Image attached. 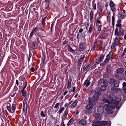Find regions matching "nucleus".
Returning <instances> with one entry per match:
<instances>
[{
	"mask_svg": "<svg viewBox=\"0 0 126 126\" xmlns=\"http://www.w3.org/2000/svg\"><path fill=\"white\" fill-rule=\"evenodd\" d=\"M16 105V103L15 102H13L12 107L10 103L7 104L6 108L10 113H12L15 112Z\"/></svg>",
	"mask_w": 126,
	"mask_h": 126,
	"instance_id": "f257e3e1",
	"label": "nucleus"
},
{
	"mask_svg": "<svg viewBox=\"0 0 126 126\" xmlns=\"http://www.w3.org/2000/svg\"><path fill=\"white\" fill-rule=\"evenodd\" d=\"M124 34V30L122 28L119 29L118 31V29L116 28L115 31L114 35H115L120 37L123 36Z\"/></svg>",
	"mask_w": 126,
	"mask_h": 126,
	"instance_id": "f03ea898",
	"label": "nucleus"
},
{
	"mask_svg": "<svg viewBox=\"0 0 126 126\" xmlns=\"http://www.w3.org/2000/svg\"><path fill=\"white\" fill-rule=\"evenodd\" d=\"M113 52L112 50H111L106 56V58L105 59L104 62L105 63H107L111 59L113 55Z\"/></svg>",
	"mask_w": 126,
	"mask_h": 126,
	"instance_id": "7ed1b4c3",
	"label": "nucleus"
},
{
	"mask_svg": "<svg viewBox=\"0 0 126 126\" xmlns=\"http://www.w3.org/2000/svg\"><path fill=\"white\" fill-rule=\"evenodd\" d=\"M119 44L120 41L119 40L118 38L117 37H115L114 42L111 45V49H113L116 46H119Z\"/></svg>",
	"mask_w": 126,
	"mask_h": 126,
	"instance_id": "20e7f679",
	"label": "nucleus"
},
{
	"mask_svg": "<svg viewBox=\"0 0 126 126\" xmlns=\"http://www.w3.org/2000/svg\"><path fill=\"white\" fill-rule=\"evenodd\" d=\"M111 84H113L115 87H118L119 85V83L117 80H114L113 79L110 78V79Z\"/></svg>",
	"mask_w": 126,
	"mask_h": 126,
	"instance_id": "39448f33",
	"label": "nucleus"
},
{
	"mask_svg": "<svg viewBox=\"0 0 126 126\" xmlns=\"http://www.w3.org/2000/svg\"><path fill=\"white\" fill-rule=\"evenodd\" d=\"M114 98L115 100L114 99V101H113V103L117 105H118L119 102L121 101L120 95H118L115 96Z\"/></svg>",
	"mask_w": 126,
	"mask_h": 126,
	"instance_id": "423d86ee",
	"label": "nucleus"
},
{
	"mask_svg": "<svg viewBox=\"0 0 126 126\" xmlns=\"http://www.w3.org/2000/svg\"><path fill=\"white\" fill-rule=\"evenodd\" d=\"M95 123L96 124L98 125L99 126H104L105 125H108V122L107 121H96Z\"/></svg>",
	"mask_w": 126,
	"mask_h": 126,
	"instance_id": "0eeeda50",
	"label": "nucleus"
},
{
	"mask_svg": "<svg viewBox=\"0 0 126 126\" xmlns=\"http://www.w3.org/2000/svg\"><path fill=\"white\" fill-rule=\"evenodd\" d=\"M99 42L98 41H96L95 42L91 50H92L93 51H95L96 50H97V48L99 46Z\"/></svg>",
	"mask_w": 126,
	"mask_h": 126,
	"instance_id": "6e6552de",
	"label": "nucleus"
},
{
	"mask_svg": "<svg viewBox=\"0 0 126 126\" xmlns=\"http://www.w3.org/2000/svg\"><path fill=\"white\" fill-rule=\"evenodd\" d=\"M91 77L89 76L87 78V79L85 80L82 85H83V86L88 87L91 83L89 81Z\"/></svg>",
	"mask_w": 126,
	"mask_h": 126,
	"instance_id": "1a4fd4ad",
	"label": "nucleus"
},
{
	"mask_svg": "<svg viewBox=\"0 0 126 126\" xmlns=\"http://www.w3.org/2000/svg\"><path fill=\"white\" fill-rule=\"evenodd\" d=\"M85 44L83 42L80 43L79 47V51H83L85 49Z\"/></svg>",
	"mask_w": 126,
	"mask_h": 126,
	"instance_id": "9d476101",
	"label": "nucleus"
},
{
	"mask_svg": "<svg viewBox=\"0 0 126 126\" xmlns=\"http://www.w3.org/2000/svg\"><path fill=\"white\" fill-rule=\"evenodd\" d=\"M27 99L25 97L23 101V108L24 110H27Z\"/></svg>",
	"mask_w": 126,
	"mask_h": 126,
	"instance_id": "9b49d317",
	"label": "nucleus"
},
{
	"mask_svg": "<svg viewBox=\"0 0 126 126\" xmlns=\"http://www.w3.org/2000/svg\"><path fill=\"white\" fill-rule=\"evenodd\" d=\"M103 101L104 102L109 103L110 104H113V101H114L113 99L110 100V99L106 98L104 99H103Z\"/></svg>",
	"mask_w": 126,
	"mask_h": 126,
	"instance_id": "f8f14e48",
	"label": "nucleus"
},
{
	"mask_svg": "<svg viewBox=\"0 0 126 126\" xmlns=\"http://www.w3.org/2000/svg\"><path fill=\"white\" fill-rule=\"evenodd\" d=\"M68 110H66L64 112L63 116L62 117V119L63 120H65L68 114Z\"/></svg>",
	"mask_w": 126,
	"mask_h": 126,
	"instance_id": "ddd939ff",
	"label": "nucleus"
},
{
	"mask_svg": "<svg viewBox=\"0 0 126 126\" xmlns=\"http://www.w3.org/2000/svg\"><path fill=\"white\" fill-rule=\"evenodd\" d=\"M116 73L118 74H122L124 71V69L122 68H118L116 69Z\"/></svg>",
	"mask_w": 126,
	"mask_h": 126,
	"instance_id": "4468645a",
	"label": "nucleus"
},
{
	"mask_svg": "<svg viewBox=\"0 0 126 126\" xmlns=\"http://www.w3.org/2000/svg\"><path fill=\"white\" fill-rule=\"evenodd\" d=\"M85 57V55H84L83 56L80 58L78 60V63L77 64L79 66L81 64V63L82 62V61L84 59Z\"/></svg>",
	"mask_w": 126,
	"mask_h": 126,
	"instance_id": "2eb2a0df",
	"label": "nucleus"
},
{
	"mask_svg": "<svg viewBox=\"0 0 126 126\" xmlns=\"http://www.w3.org/2000/svg\"><path fill=\"white\" fill-rule=\"evenodd\" d=\"M94 117L95 119L96 120H101L102 118V117L101 115L97 113L95 114Z\"/></svg>",
	"mask_w": 126,
	"mask_h": 126,
	"instance_id": "dca6fc26",
	"label": "nucleus"
},
{
	"mask_svg": "<svg viewBox=\"0 0 126 126\" xmlns=\"http://www.w3.org/2000/svg\"><path fill=\"white\" fill-rule=\"evenodd\" d=\"M110 91L113 93L116 94L118 93V90L117 89H115L114 87H112L111 88Z\"/></svg>",
	"mask_w": 126,
	"mask_h": 126,
	"instance_id": "f3484780",
	"label": "nucleus"
},
{
	"mask_svg": "<svg viewBox=\"0 0 126 126\" xmlns=\"http://www.w3.org/2000/svg\"><path fill=\"white\" fill-rule=\"evenodd\" d=\"M87 121L86 120L83 119L80 120L79 122V124L82 125H85L87 123Z\"/></svg>",
	"mask_w": 126,
	"mask_h": 126,
	"instance_id": "a211bd4d",
	"label": "nucleus"
},
{
	"mask_svg": "<svg viewBox=\"0 0 126 126\" xmlns=\"http://www.w3.org/2000/svg\"><path fill=\"white\" fill-rule=\"evenodd\" d=\"M90 65L89 63H87L84 66L83 71V72L85 71L87 69H89Z\"/></svg>",
	"mask_w": 126,
	"mask_h": 126,
	"instance_id": "6ab92c4d",
	"label": "nucleus"
},
{
	"mask_svg": "<svg viewBox=\"0 0 126 126\" xmlns=\"http://www.w3.org/2000/svg\"><path fill=\"white\" fill-rule=\"evenodd\" d=\"M58 2L56 0H55L53 2V6L54 8H57L59 7Z\"/></svg>",
	"mask_w": 126,
	"mask_h": 126,
	"instance_id": "aec40b11",
	"label": "nucleus"
},
{
	"mask_svg": "<svg viewBox=\"0 0 126 126\" xmlns=\"http://www.w3.org/2000/svg\"><path fill=\"white\" fill-rule=\"evenodd\" d=\"M94 28V27L93 25H90L88 29V33L90 34H91L92 32H93Z\"/></svg>",
	"mask_w": 126,
	"mask_h": 126,
	"instance_id": "412c9836",
	"label": "nucleus"
},
{
	"mask_svg": "<svg viewBox=\"0 0 126 126\" xmlns=\"http://www.w3.org/2000/svg\"><path fill=\"white\" fill-rule=\"evenodd\" d=\"M37 29V27H36L34 28L32 30V32H31L30 36L29 37L30 38H32L34 34V32Z\"/></svg>",
	"mask_w": 126,
	"mask_h": 126,
	"instance_id": "4be33fe9",
	"label": "nucleus"
},
{
	"mask_svg": "<svg viewBox=\"0 0 126 126\" xmlns=\"http://www.w3.org/2000/svg\"><path fill=\"white\" fill-rule=\"evenodd\" d=\"M93 108L92 105L90 104H88L86 105L85 108L86 109L88 110H90L92 109Z\"/></svg>",
	"mask_w": 126,
	"mask_h": 126,
	"instance_id": "5701e85b",
	"label": "nucleus"
},
{
	"mask_svg": "<svg viewBox=\"0 0 126 126\" xmlns=\"http://www.w3.org/2000/svg\"><path fill=\"white\" fill-rule=\"evenodd\" d=\"M105 110L111 114H112L113 113V111L110 110V109L108 107H107L105 108Z\"/></svg>",
	"mask_w": 126,
	"mask_h": 126,
	"instance_id": "b1692460",
	"label": "nucleus"
},
{
	"mask_svg": "<svg viewBox=\"0 0 126 126\" xmlns=\"http://www.w3.org/2000/svg\"><path fill=\"white\" fill-rule=\"evenodd\" d=\"M103 4L102 2H99L97 4V8H103Z\"/></svg>",
	"mask_w": 126,
	"mask_h": 126,
	"instance_id": "393cba45",
	"label": "nucleus"
},
{
	"mask_svg": "<svg viewBox=\"0 0 126 126\" xmlns=\"http://www.w3.org/2000/svg\"><path fill=\"white\" fill-rule=\"evenodd\" d=\"M111 65L109 64L107 65L106 67V70L107 71L108 73L110 74L111 73Z\"/></svg>",
	"mask_w": 126,
	"mask_h": 126,
	"instance_id": "a878e982",
	"label": "nucleus"
},
{
	"mask_svg": "<svg viewBox=\"0 0 126 126\" xmlns=\"http://www.w3.org/2000/svg\"><path fill=\"white\" fill-rule=\"evenodd\" d=\"M93 98L94 100L96 101H98L99 99V96L96 94L93 95Z\"/></svg>",
	"mask_w": 126,
	"mask_h": 126,
	"instance_id": "bb28decb",
	"label": "nucleus"
},
{
	"mask_svg": "<svg viewBox=\"0 0 126 126\" xmlns=\"http://www.w3.org/2000/svg\"><path fill=\"white\" fill-rule=\"evenodd\" d=\"M94 92L99 95H101V93L100 91L97 88L95 89L94 90Z\"/></svg>",
	"mask_w": 126,
	"mask_h": 126,
	"instance_id": "cd10ccee",
	"label": "nucleus"
},
{
	"mask_svg": "<svg viewBox=\"0 0 126 126\" xmlns=\"http://www.w3.org/2000/svg\"><path fill=\"white\" fill-rule=\"evenodd\" d=\"M78 101L76 100L74 101L72 104V106L73 108H74L77 105L78 103Z\"/></svg>",
	"mask_w": 126,
	"mask_h": 126,
	"instance_id": "c85d7f7f",
	"label": "nucleus"
},
{
	"mask_svg": "<svg viewBox=\"0 0 126 126\" xmlns=\"http://www.w3.org/2000/svg\"><path fill=\"white\" fill-rule=\"evenodd\" d=\"M118 16L119 18L121 19H123L126 17V16L125 15H123L121 14H118Z\"/></svg>",
	"mask_w": 126,
	"mask_h": 126,
	"instance_id": "c756f323",
	"label": "nucleus"
},
{
	"mask_svg": "<svg viewBox=\"0 0 126 126\" xmlns=\"http://www.w3.org/2000/svg\"><path fill=\"white\" fill-rule=\"evenodd\" d=\"M46 17H45L44 18H43L42 19V20L41 21V23H42V26H43V27H44L45 25V22Z\"/></svg>",
	"mask_w": 126,
	"mask_h": 126,
	"instance_id": "7c9ffc66",
	"label": "nucleus"
},
{
	"mask_svg": "<svg viewBox=\"0 0 126 126\" xmlns=\"http://www.w3.org/2000/svg\"><path fill=\"white\" fill-rule=\"evenodd\" d=\"M51 0H45V2H46V4L47 5V6H46V7L45 8H47L49 6V5L50 4Z\"/></svg>",
	"mask_w": 126,
	"mask_h": 126,
	"instance_id": "2f4dec72",
	"label": "nucleus"
},
{
	"mask_svg": "<svg viewBox=\"0 0 126 126\" xmlns=\"http://www.w3.org/2000/svg\"><path fill=\"white\" fill-rule=\"evenodd\" d=\"M100 89L101 91H105L106 89V86L105 85H102L101 86Z\"/></svg>",
	"mask_w": 126,
	"mask_h": 126,
	"instance_id": "473e14b6",
	"label": "nucleus"
},
{
	"mask_svg": "<svg viewBox=\"0 0 126 126\" xmlns=\"http://www.w3.org/2000/svg\"><path fill=\"white\" fill-rule=\"evenodd\" d=\"M93 17V13L92 11L91 12L90 14V19L91 21H92Z\"/></svg>",
	"mask_w": 126,
	"mask_h": 126,
	"instance_id": "72a5a7b5",
	"label": "nucleus"
},
{
	"mask_svg": "<svg viewBox=\"0 0 126 126\" xmlns=\"http://www.w3.org/2000/svg\"><path fill=\"white\" fill-rule=\"evenodd\" d=\"M104 58V56L102 55H100V56L97 59L101 62L103 60Z\"/></svg>",
	"mask_w": 126,
	"mask_h": 126,
	"instance_id": "f704fd0d",
	"label": "nucleus"
},
{
	"mask_svg": "<svg viewBox=\"0 0 126 126\" xmlns=\"http://www.w3.org/2000/svg\"><path fill=\"white\" fill-rule=\"evenodd\" d=\"M104 31H102L101 33L98 36V38L99 39H101L103 37V35L104 33Z\"/></svg>",
	"mask_w": 126,
	"mask_h": 126,
	"instance_id": "c9c22d12",
	"label": "nucleus"
},
{
	"mask_svg": "<svg viewBox=\"0 0 126 126\" xmlns=\"http://www.w3.org/2000/svg\"><path fill=\"white\" fill-rule=\"evenodd\" d=\"M64 108L63 107H62L60 108L58 111V113L59 112L60 114L64 110Z\"/></svg>",
	"mask_w": 126,
	"mask_h": 126,
	"instance_id": "e433bc0d",
	"label": "nucleus"
},
{
	"mask_svg": "<svg viewBox=\"0 0 126 126\" xmlns=\"http://www.w3.org/2000/svg\"><path fill=\"white\" fill-rule=\"evenodd\" d=\"M22 96H26L27 94V91H22Z\"/></svg>",
	"mask_w": 126,
	"mask_h": 126,
	"instance_id": "4c0bfd02",
	"label": "nucleus"
},
{
	"mask_svg": "<svg viewBox=\"0 0 126 126\" xmlns=\"http://www.w3.org/2000/svg\"><path fill=\"white\" fill-rule=\"evenodd\" d=\"M45 60V57L44 55L42 56L41 58L42 64H43Z\"/></svg>",
	"mask_w": 126,
	"mask_h": 126,
	"instance_id": "58836bf2",
	"label": "nucleus"
},
{
	"mask_svg": "<svg viewBox=\"0 0 126 126\" xmlns=\"http://www.w3.org/2000/svg\"><path fill=\"white\" fill-rule=\"evenodd\" d=\"M109 5L110 7H114L115 6L114 4L112 1H110L109 3Z\"/></svg>",
	"mask_w": 126,
	"mask_h": 126,
	"instance_id": "ea45409f",
	"label": "nucleus"
},
{
	"mask_svg": "<svg viewBox=\"0 0 126 126\" xmlns=\"http://www.w3.org/2000/svg\"><path fill=\"white\" fill-rule=\"evenodd\" d=\"M115 95L112 94H109V97L110 98H114Z\"/></svg>",
	"mask_w": 126,
	"mask_h": 126,
	"instance_id": "a19ab883",
	"label": "nucleus"
},
{
	"mask_svg": "<svg viewBox=\"0 0 126 126\" xmlns=\"http://www.w3.org/2000/svg\"><path fill=\"white\" fill-rule=\"evenodd\" d=\"M68 50L69 51L72 52H74L75 50L72 49L71 47H69L68 48Z\"/></svg>",
	"mask_w": 126,
	"mask_h": 126,
	"instance_id": "79ce46f5",
	"label": "nucleus"
},
{
	"mask_svg": "<svg viewBox=\"0 0 126 126\" xmlns=\"http://www.w3.org/2000/svg\"><path fill=\"white\" fill-rule=\"evenodd\" d=\"M32 54L31 52H30L29 53V56L28 57V61L29 63V61H30V59L31 57H32Z\"/></svg>",
	"mask_w": 126,
	"mask_h": 126,
	"instance_id": "37998d69",
	"label": "nucleus"
},
{
	"mask_svg": "<svg viewBox=\"0 0 126 126\" xmlns=\"http://www.w3.org/2000/svg\"><path fill=\"white\" fill-rule=\"evenodd\" d=\"M117 27H118L119 28V29L122 28V25L120 23H117L116 25Z\"/></svg>",
	"mask_w": 126,
	"mask_h": 126,
	"instance_id": "c03bdc74",
	"label": "nucleus"
},
{
	"mask_svg": "<svg viewBox=\"0 0 126 126\" xmlns=\"http://www.w3.org/2000/svg\"><path fill=\"white\" fill-rule=\"evenodd\" d=\"M72 81V79L71 77H69L68 80V83L71 84Z\"/></svg>",
	"mask_w": 126,
	"mask_h": 126,
	"instance_id": "a18cd8bd",
	"label": "nucleus"
},
{
	"mask_svg": "<svg viewBox=\"0 0 126 126\" xmlns=\"http://www.w3.org/2000/svg\"><path fill=\"white\" fill-rule=\"evenodd\" d=\"M99 18L98 17H97L96 20V23L100 24H101V21L99 20Z\"/></svg>",
	"mask_w": 126,
	"mask_h": 126,
	"instance_id": "49530a36",
	"label": "nucleus"
},
{
	"mask_svg": "<svg viewBox=\"0 0 126 126\" xmlns=\"http://www.w3.org/2000/svg\"><path fill=\"white\" fill-rule=\"evenodd\" d=\"M100 62H101L100 61H99L98 60V59H97L96 60V63H95V65H97L99 64Z\"/></svg>",
	"mask_w": 126,
	"mask_h": 126,
	"instance_id": "de8ad7c7",
	"label": "nucleus"
},
{
	"mask_svg": "<svg viewBox=\"0 0 126 126\" xmlns=\"http://www.w3.org/2000/svg\"><path fill=\"white\" fill-rule=\"evenodd\" d=\"M40 115L42 117H45L46 116L45 115L43 111H41Z\"/></svg>",
	"mask_w": 126,
	"mask_h": 126,
	"instance_id": "09e8293b",
	"label": "nucleus"
},
{
	"mask_svg": "<svg viewBox=\"0 0 126 126\" xmlns=\"http://www.w3.org/2000/svg\"><path fill=\"white\" fill-rule=\"evenodd\" d=\"M68 40H67L65 39L64 41L63 42V45H64L66 44L68 42Z\"/></svg>",
	"mask_w": 126,
	"mask_h": 126,
	"instance_id": "8fccbe9b",
	"label": "nucleus"
},
{
	"mask_svg": "<svg viewBox=\"0 0 126 126\" xmlns=\"http://www.w3.org/2000/svg\"><path fill=\"white\" fill-rule=\"evenodd\" d=\"M72 120L71 119L68 121V123L67 124V126H68L71 123Z\"/></svg>",
	"mask_w": 126,
	"mask_h": 126,
	"instance_id": "3c124183",
	"label": "nucleus"
},
{
	"mask_svg": "<svg viewBox=\"0 0 126 126\" xmlns=\"http://www.w3.org/2000/svg\"><path fill=\"white\" fill-rule=\"evenodd\" d=\"M60 103H57L54 106V108H57L59 106Z\"/></svg>",
	"mask_w": 126,
	"mask_h": 126,
	"instance_id": "603ef678",
	"label": "nucleus"
},
{
	"mask_svg": "<svg viewBox=\"0 0 126 126\" xmlns=\"http://www.w3.org/2000/svg\"><path fill=\"white\" fill-rule=\"evenodd\" d=\"M61 126H65V125L64 124V120H62V122L61 123Z\"/></svg>",
	"mask_w": 126,
	"mask_h": 126,
	"instance_id": "864d4df0",
	"label": "nucleus"
},
{
	"mask_svg": "<svg viewBox=\"0 0 126 126\" xmlns=\"http://www.w3.org/2000/svg\"><path fill=\"white\" fill-rule=\"evenodd\" d=\"M102 9L101 8H99V15H101L102 12Z\"/></svg>",
	"mask_w": 126,
	"mask_h": 126,
	"instance_id": "5fc2aeb1",
	"label": "nucleus"
},
{
	"mask_svg": "<svg viewBox=\"0 0 126 126\" xmlns=\"http://www.w3.org/2000/svg\"><path fill=\"white\" fill-rule=\"evenodd\" d=\"M101 26H98L97 27L98 31L100 32L101 31Z\"/></svg>",
	"mask_w": 126,
	"mask_h": 126,
	"instance_id": "6e6d98bb",
	"label": "nucleus"
},
{
	"mask_svg": "<svg viewBox=\"0 0 126 126\" xmlns=\"http://www.w3.org/2000/svg\"><path fill=\"white\" fill-rule=\"evenodd\" d=\"M71 84L68 83V85L67 86V88L68 89L70 88Z\"/></svg>",
	"mask_w": 126,
	"mask_h": 126,
	"instance_id": "4d7b16f0",
	"label": "nucleus"
},
{
	"mask_svg": "<svg viewBox=\"0 0 126 126\" xmlns=\"http://www.w3.org/2000/svg\"><path fill=\"white\" fill-rule=\"evenodd\" d=\"M36 43L35 42H34L32 44V46L34 47H36Z\"/></svg>",
	"mask_w": 126,
	"mask_h": 126,
	"instance_id": "13d9d810",
	"label": "nucleus"
},
{
	"mask_svg": "<svg viewBox=\"0 0 126 126\" xmlns=\"http://www.w3.org/2000/svg\"><path fill=\"white\" fill-rule=\"evenodd\" d=\"M30 71L31 72H33L34 71V68L33 67H32L31 68Z\"/></svg>",
	"mask_w": 126,
	"mask_h": 126,
	"instance_id": "bf43d9fd",
	"label": "nucleus"
},
{
	"mask_svg": "<svg viewBox=\"0 0 126 126\" xmlns=\"http://www.w3.org/2000/svg\"><path fill=\"white\" fill-rule=\"evenodd\" d=\"M123 87H126V83L125 82H124L123 83Z\"/></svg>",
	"mask_w": 126,
	"mask_h": 126,
	"instance_id": "052dcab7",
	"label": "nucleus"
},
{
	"mask_svg": "<svg viewBox=\"0 0 126 126\" xmlns=\"http://www.w3.org/2000/svg\"><path fill=\"white\" fill-rule=\"evenodd\" d=\"M107 21H108V22L110 23V18L109 16H107Z\"/></svg>",
	"mask_w": 126,
	"mask_h": 126,
	"instance_id": "680f3d73",
	"label": "nucleus"
},
{
	"mask_svg": "<svg viewBox=\"0 0 126 126\" xmlns=\"http://www.w3.org/2000/svg\"><path fill=\"white\" fill-rule=\"evenodd\" d=\"M106 106L108 107H110V108H112V106L111 105H110L109 104H107L106 105Z\"/></svg>",
	"mask_w": 126,
	"mask_h": 126,
	"instance_id": "e2e57ef3",
	"label": "nucleus"
},
{
	"mask_svg": "<svg viewBox=\"0 0 126 126\" xmlns=\"http://www.w3.org/2000/svg\"><path fill=\"white\" fill-rule=\"evenodd\" d=\"M76 88L75 86H74L73 87V90H72V92L73 93H74L75 91L76 90Z\"/></svg>",
	"mask_w": 126,
	"mask_h": 126,
	"instance_id": "0e129e2a",
	"label": "nucleus"
},
{
	"mask_svg": "<svg viewBox=\"0 0 126 126\" xmlns=\"http://www.w3.org/2000/svg\"><path fill=\"white\" fill-rule=\"evenodd\" d=\"M22 124H23L24 123L25 121L24 118H23L22 119Z\"/></svg>",
	"mask_w": 126,
	"mask_h": 126,
	"instance_id": "69168bd1",
	"label": "nucleus"
},
{
	"mask_svg": "<svg viewBox=\"0 0 126 126\" xmlns=\"http://www.w3.org/2000/svg\"><path fill=\"white\" fill-rule=\"evenodd\" d=\"M115 21V18L113 16L112 17V22H114Z\"/></svg>",
	"mask_w": 126,
	"mask_h": 126,
	"instance_id": "338daca9",
	"label": "nucleus"
},
{
	"mask_svg": "<svg viewBox=\"0 0 126 126\" xmlns=\"http://www.w3.org/2000/svg\"><path fill=\"white\" fill-rule=\"evenodd\" d=\"M94 102L93 100H92L91 101H89V104H90L91 105H93V103Z\"/></svg>",
	"mask_w": 126,
	"mask_h": 126,
	"instance_id": "774afa93",
	"label": "nucleus"
}]
</instances>
